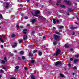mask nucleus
<instances>
[{
  "mask_svg": "<svg viewBox=\"0 0 79 79\" xmlns=\"http://www.w3.org/2000/svg\"><path fill=\"white\" fill-rule=\"evenodd\" d=\"M34 12H33V13H32V15H33V16H37V17H38V14H39L40 13V11L38 10L36 11L35 14H34Z\"/></svg>",
  "mask_w": 79,
  "mask_h": 79,
  "instance_id": "1",
  "label": "nucleus"
},
{
  "mask_svg": "<svg viewBox=\"0 0 79 79\" xmlns=\"http://www.w3.org/2000/svg\"><path fill=\"white\" fill-rule=\"evenodd\" d=\"M64 2L66 3H67V5H71V1L69 0H64Z\"/></svg>",
  "mask_w": 79,
  "mask_h": 79,
  "instance_id": "2",
  "label": "nucleus"
},
{
  "mask_svg": "<svg viewBox=\"0 0 79 79\" xmlns=\"http://www.w3.org/2000/svg\"><path fill=\"white\" fill-rule=\"evenodd\" d=\"M61 52V50H60L58 49L57 50V51L56 52V56H57L58 55L60 54V52Z\"/></svg>",
  "mask_w": 79,
  "mask_h": 79,
  "instance_id": "3",
  "label": "nucleus"
},
{
  "mask_svg": "<svg viewBox=\"0 0 79 79\" xmlns=\"http://www.w3.org/2000/svg\"><path fill=\"white\" fill-rule=\"evenodd\" d=\"M54 39L56 41H58V40H59L60 39V37L58 36L57 35H55L54 36Z\"/></svg>",
  "mask_w": 79,
  "mask_h": 79,
  "instance_id": "4",
  "label": "nucleus"
},
{
  "mask_svg": "<svg viewBox=\"0 0 79 79\" xmlns=\"http://www.w3.org/2000/svg\"><path fill=\"white\" fill-rule=\"evenodd\" d=\"M61 64L60 62L57 61L55 63V66H58V65H60Z\"/></svg>",
  "mask_w": 79,
  "mask_h": 79,
  "instance_id": "5",
  "label": "nucleus"
},
{
  "mask_svg": "<svg viewBox=\"0 0 79 79\" xmlns=\"http://www.w3.org/2000/svg\"><path fill=\"white\" fill-rule=\"evenodd\" d=\"M4 7L6 8H8L9 7V4H8V3H6V4H5Z\"/></svg>",
  "mask_w": 79,
  "mask_h": 79,
  "instance_id": "6",
  "label": "nucleus"
},
{
  "mask_svg": "<svg viewBox=\"0 0 79 79\" xmlns=\"http://www.w3.org/2000/svg\"><path fill=\"white\" fill-rule=\"evenodd\" d=\"M27 35H25L23 36V40H27Z\"/></svg>",
  "mask_w": 79,
  "mask_h": 79,
  "instance_id": "7",
  "label": "nucleus"
},
{
  "mask_svg": "<svg viewBox=\"0 0 79 79\" xmlns=\"http://www.w3.org/2000/svg\"><path fill=\"white\" fill-rule=\"evenodd\" d=\"M61 2V0H58L57 2L56 3V5H57V6H58L59 5V4H60Z\"/></svg>",
  "mask_w": 79,
  "mask_h": 79,
  "instance_id": "8",
  "label": "nucleus"
},
{
  "mask_svg": "<svg viewBox=\"0 0 79 79\" xmlns=\"http://www.w3.org/2000/svg\"><path fill=\"white\" fill-rule=\"evenodd\" d=\"M77 28H78L77 27H74L73 26L71 27H70L71 29H72V30L75 29H77Z\"/></svg>",
  "mask_w": 79,
  "mask_h": 79,
  "instance_id": "9",
  "label": "nucleus"
},
{
  "mask_svg": "<svg viewBox=\"0 0 79 79\" xmlns=\"http://www.w3.org/2000/svg\"><path fill=\"white\" fill-rule=\"evenodd\" d=\"M14 45H12V47H16L17 46V43L15 42L14 43Z\"/></svg>",
  "mask_w": 79,
  "mask_h": 79,
  "instance_id": "10",
  "label": "nucleus"
},
{
  "mask_svg": "<svg viewBox=\"0 0 79 79\" xmlns=\"http://www.w3.org/2000/svg\"><path fill=\"white\" fill-rule=\"evenodd\" d=\"M79 61V59H75L74 60V63H77V61Z\"/></svg>",
  "mask_w": 79,
  "mask_h": 79,
  "instance_id": "11",
  "label": "nucleus"
},
{
  "mask_svg": "<svg viewBox=\"0 0 79 79\" xmlns=\"http://www.w3.org/2000/svg\"><path fill=\"white\" fill-rule=\"evenodd\" d=\"M60 7H61L62 8H65L66 6L64 5H60Z\"/></svg>",
  "mask_w": 79,
  "mask_h": 79,
  "instance_id": "12",
  "label": "nucleus"
},
{
  "mask_svg": "<svg viewBox=\"0 0 79 79\" xmlns=\"http://www.w3.org/2000/svg\"><path fill=\"white\" fill-rule=\"evenodd\" d=\"M23 34H26V32H27V30L25 29L23 30Z\"/></svg>",
  "mask_w": 79,
  "mask_h": 79,
  "instance_id": "13",
  "label": "nucleus"
},
{
  "mask_svg": "<svg viewBox=\"0 0 79 79\" xmlns=\"http://www.w3.org/2000/svg\"><path fill=\"white\" fill-rule=\"evenodd\" d=\"M29 55L30 56H31V57L33 56V54H32L31 53H29Z\"/></svg>",
  "mask_w": 79,
  "mask_h": 79,
  "instance_id": "14",
  "label": "nucleus"
},
{
  "mask_svg": "<svg viewBox=\"0 0 79 79\" xmlns=\"http://www.w3.org/2000/svg\"><path fill=\"white\" fill-rule=\"evenodd\" d=\"M42 52H39V53H38V55H39L40 56H41V55H42Z\"/></svg>",
  "mask_w": 79,
  "mask_h": 79,
  "instance_id": "15",
  "label": "nucleus"
},
{
  "mask_svg": "<svg viewBox=\"0 0 79 79\" xmlns=\"http://www.w3.org/2000/svg\"><path fill=\"white\" fill-rule=\"evenodd\" d=\"M31 79H35V78L34 77V75H32L31 77Z\"/></svg>",
  "mask_w": 79,
  "mask_h": 79,
  "instance_id": "16",
  "label": "nucleus"
},
{
  "mask_svg": "<svg viewBox=\"0 0 79 79\" xmlns=\"http://www.w3.org/2000/svg\"><path fill=\"white\" fill-rule=\"evenodd\" d=\"M53 23L54 24H56V21H55V19H53Z\"/></svg>",
  "mask_w": 79,
  "mask_h": 79,
  "instance_id": "17",
  "label": "nucleus"
},
{
  "mask_svg": "<svg viewBox=\"0 0 79 79\" xmlns=\"http://www.w3.org/2000/svg\"><path fill=\"white\" fill-rule=\"evenodd\" d=\"M11 37H15V34H12L11 36Z\"/></svg>",
  "mask_w": 79,
  "mask_h": 79,
  "instance_id": "18",
  "label": "nucleus"
},
{
  "mask_svg": "<svg viewBox=\"0 0 79 79\" xmlns=\"http://www.w3.org/2000/svg\"><path fill=\"white\" fill-rule=\"evenodd\" d=\"M48 2H49L50 4H52V0H48Z\"/></svg>",
  "mask_w": 79,
  "mask_h": 79,
  "instance_id": "19",
  "label": "nucleus"
},
{
  "mask_svg": "<svg viewBox=\"0 0 79 79\" xmlns=\"http://www.w3.org/2000/svg\"><path fill=\"white\" fill-rule=\"evenodd\" d=\"M35 21V19H34L32 21H31V22L33 24H34V21Z\"/></svg>",
  "mask_w": 79,
  "mask_h": 79,
  "instance_id": "20",
  "label": "nucleus"
},
{
  "mask_svg": "<svg viewBox=\"0 0 79 79\" xmlns=\"http://www.w3.org/2000/svg\"><path fill=\"white\" fill-rule=\"evenodd\" d=\"M33 53H35L37 52V50H35L33 51Z\"/></svg>",
  "mask_w": 79,
  "mask_h": 79,
  "instance_id": "21",
  "label": "nucleus"
},
{
  "mask_svg": "<svg viewBox=\"0 0 79 79\" xmlns=\"http://www.w3.org/2000/svg\"><path fill=\"white\" fill-rule=\"evenodd\" d=\"M23 18L27 19H28V17L27 16H25L23 17Z\"/></svg>",
  "mask_w": 79,
  "mask_h": 79,
  "instance_id": "22",
  "label": "nucleus"
},
{
  "mask_svg": "<svg viewBox=\"0 0 79 79\" xmlns=\"http://www.w3.org/2000/svg\"><path fill=\"white\" fill-rule=\"evenodd\" d=\"M20 53L21 55H23V54H24V51H21L20 52Z\"/></svg>",
  "mask_w": 79,
  "mask_h": 79,
  "instance_id": "23",
  "label": "nucleus"
},
{
  "mask_svg": "<svg viewBox=\"0 0 79 79\" xmlns=\"http://www.w3.org/2000/svg\"><path fill=\"white\" fill-rule=\"evenodd\" d=\"M63 27H63V26H60L59 27V29H62V28H63Z\"/></svg>",
  "mask_w": 79,
  "mask_h": 79,
  "instance_id": "24",
  "label": "nucleus"
},
{
  "mask_svg": "<svg viewBox=\"0 0 79 79\" xmlns=\"http://www.w3.org/2000/svg\"><path fill=\"white\" fill-rule=\"evenodd\" d=\"M65 48H68L69 47V46H68V45L66 44H65Z\"/></svg>",
  "mask_w": 79,
  "mask_h": 79,
  "instance_id": "25",
  "label": "nucleus"
},
{
  "mask_svg": "<svg viewBox=\"0 0 79 79\" xmlns=\"http://www.w3.org/2000/svg\"><path fill=\"white\" fill-rule=\"evenodd\" d=\"M4 72L3 70H0V73H3Z\"/></svg>",
  "mask_w": 79,
  "mask_h": 79,
  "instance_id": "26",
  "label": "nucleus"
},
{
  "mask_svg": "<svg viewBox=\"0 0 79 79\" xmlns=\"http://www.w3.org/2000/svg\"><path fill=\"white\" fill-rule=\"evenodd\" d=\"M53 44H54V45H56L57 44V43L56 42L54 41Z\"/></svg>",
  "mask_w": 79,
  "mask_h": 79,
  "instance_id": "27",
  "label": "nucleus"
},
{
  "mask_svg": "<svg viewBox=\"0 0 79 79\" xmlns=\"http://www.w3.org/2000/svg\"><path fill=\"white\" fill-rule=\"evenodd\" d=\"M5 61L4 60H2V62H1V63H2V64H5Z\"/></svg>",
  "mask_w": 79,
  "mask_h": 79,
  "instance_id": "28",
  "label": "nucleus"
},
{
  "mask_svg": "<svg viewBox=\"0 0 79 79\" xmlns=\"http://www.w3.org/2000/svg\"><path fill=\"white\" fill-rule=\"evenodd\" d=\"M0 41H1L2 42V43H3V40H2V39L1 38H0Z\"/></svg>",
  "mask_w": 79,
  "mask_h": 79,
  "instance_id": "29",
  "label": "nucleus"
},
{
  "mask_svg": "<svg viewBox=\"0 0 79 79\" xmlns=\"http://www.w3.org/2000/svg\"><path fill=\"white\" fill-rule=\"evenodd\" d=\"M18 42H19V43H21L22 42V40H19Z\"/></svg>",
  "mask_w": 79,
  "mask_h": 79,
  "instance_id": "30",
  "label": "nucleus"
},
{
  "mask_svg": "<svg viewBox=\"0 0 79 79\" xmlns=\"http://www.w3.org/2000/svg\"><path fill=\"white\" fill-rule=\"evenodd\" d=\"M60 76H61V77H64V75L63 74L61 73L60 74Z\"/></svg>",
  "mask_w": 79,
  "mask_h": 79,
  "instance_id": "31",
  "label": "nucleus"
},
{
  "mask_svg": "<svg viewBox=\"0 0 79 79\" xmlns=\"http://www.w3.org/2000/svg\"><path fill=\"white\" fill-rule=\"evenodd\" d=\"M68 10L70 11L71 12H73V11L72 10H71V9L69 8H68Z\"/></svg>",
  "mask_w": 79,
  "mask_h": 79,
  "instance_id": "32",
  "label": "nucleus"
},
{
  "mask_svg": "<svg viewBox=\"0 0 79 79\" xmlns=\"http://www.w3.org/2000/svg\"><path fill=\"white\" fill-rule=\"evenodd\" d=\"M0 18L1 19H3V16H2V14L0 15Z\"/></svg>",
  "mask_w": 79,
  "mask_h": 79,
  "instance_id": "33",
  "label": "nucleus"
},
{
  "mask_svg": "<svg viewBox=\"0 0 79 79\" xmlns=\"http://www.w3.org/2000/svg\"><path fill=\"white\" fill-rule=\"evenodd\" d=\"M75 56L77 58H78V57H79V55L78 54V55H75Z\"/></svg>",
  "mask_w": 79,
  "mask_h": 79,
  "instance_id": "34",
  "label": "nucleus"
},
{
  "mask_svg": "<svg viewBox=\"0 0 79 79\" xmlns=\"http://www.w3.org/2000/svg\"><path fill=\"white\" fill-rule=\"evenodd\" d=\"M30 63H34V60H31V61H30Z\"/></svg>",
  "mask_w": 79,
  "mask_h": 79,
  "instance_id": "35",
  "label": "nucleus"
},
{
  "mask_svg": "<svg viewBox=\"0 0 79 79\" xmlns=\"http://www.w3.org/2000/svg\"><path fill=\"white\" fill-rule=\"evenodd\" d=\"M22 58L23 60H24L25 59V57H24V56H22Z\"/></svg>",
  "mask_w": 79,
  "mask_h": 79,
  "instance_id": "36",
  "label": "nucleus"
},
{
  "mask_svg": "<svg viewBox=\"0 0 79 79\" xmlns=\"http://www.w3.org/2000/svg\"><path fill=\"white\" fill-rule=\"evenodd\" d=\"M4 60L6 62H7V60H6V58L5 57L4 58Z\"/></svg>",
  "mask_w": 79,
  "mask_h": 79,
  "instance_id": "37",
  "label": "nucleus"
},
{
  "mask_svg": "<svg viewBox=\"0 0 79 79\" xmlns=\"http://www.w3.org/2000/svg\"><path fill=\"white\" fill-rule=\"evenodd\" d=\"M3 69H5L6 70V68L5 66H3Z\"/></svg>",
  "mask_w": 79,
  "mask_h": 79,
  "instance_id": "38",
  "label": "nucleus"
},
{
  "mask_svg": "<svg viewBox=\"0 0 79 79\" xmlns=\"http://www.w3.org/2000/svg\"><path fill=\"white\" fill-rule=\"evenodd\" d=\"M29 47H33V45H30L29 46Z\"/></svg>",
  "mask_w": 79,
  "mask_h": 79,
  "instance_id": "39",
  "label": "nucleus"
},
{
  "mask_svg": "<svg viewBox=\"0 0 79 79\" xmlns=\"http://www.w3.org/2000/svg\"><path fill=\"white\" fill-rule=\"evenodd\" d=\"M1 48H3V45H1Z\"/></svg>",
  "mask_w": 79,
  "mask_h": 79,
  "instance_id": "40",
  "label": "nucleus"
},
{
  "mask_svg": "<svg viewBox=\"0 0 79 79\" xmlns=\"http://www.w3.org/2000/svg\"><path fill=\"white\" fill-rule=\"evenodd\" d=\"M19 27L20 28H21V29H22L23 28V27L22 26H20Z\"/></svg>",
  "mask_w": 79,
  "mask_h": 79,
  "instance_id": "41",
  "label": "nucleus"
},
{
  "mask_svg": "<svg viewBox=\"0 0 79 79\" xmlns=\"http://www.w3.org/2000/svg\"><path fill=\"white\" fill-rule=\"evenodd\" d=\"M15 68L16 69H19V66H16V67H15Z\"/></svg>",
  "mask_w": 79,
  "mask_h": 79,
  "instance_id": "42",
  "label": "nucleus"
},
{
  "mask_svg": "<svg viewBox=\"0 0 79 79\" xmlns=\"http://www.w3.org/2000/svg\"><path fill=\"white\" fill-rule=\"evenodd\" d=\"M77 69L76 67H73V69Z\"/></svg>",
  "mask_w": 79,
  "mask_h": 79,
  "instance_id": "43",
  "label": "nucleus"
},
{
  "mask_svg": "<svg viewBox=\"0 0 79 79\" xmlns=\"http://www.w3.org/2000/svg\"><path fill=\"white\" fill-rule=\"evenodd\" d=\"M72 60H73V59L71 58H70V60L71 61H72Z\"/></svg>",
  "mask_w": 79,
  "mask_h": 79,
  "instance_id": "44",
  "label": "nucleus"
},
{
  "mask_svg": "<svg viewBox=\"0 0 79 79\" xmlns=\"http://www.w3.org/2000/svg\"><path fill=\"white\" fill-rule=\"evenodd\" d=\"M74 34H75V33L73 31V35H74Z\"/></svg>",
  "mask_w": 79,
  "mask_h": 79,
  "instance_id": "45",
  "label": "nucleus"
},
{
  "mask_svg": "<svg viewBox=\"0 0 79 79\" xmlns=\"http://www.w3.org/2000/svg\"><path fill=\"white\" fill-rule=\"evenodd\" d=\"M25 70H27V67H25L24 68Z\"/></svg>",
  "mask_w": 79,
  "mask_h": 79,
  "instance_id": "46",
  "label": "nucleus"
},
{
  "mask_svg": "<svg viewBox=\"0 0 79 79\" xmlns=\"http://www.w3.org/2000/svg\"><path fill=\"white\" fill-rule=\"evenodd\" d=\"M16 27H18V28H19V25H16Z\"/></svg>",
  "mask_w": 79,
  "mask_h": 79,
  "instance_id": "47",
  "label": "nucleus"
},
{
  "mask_svg": "<svg viewBox=\"0 0 79 79\" xmlns=\"http://www.w3.org/2000/svg\"><path fill=\"white\" fill-rule=\"evenodd\" d=\"M29 1H30V0H27V2L28 3V2H29Z\"/></svg>",
  "mask_w": 79,
  "mask_h": 79,
  "instance_id": "48",
  "label": "nucleus"
},
{
  "mask_svg": "<svg viewBox=\"0 0 79 79\" xmlns=\"http://www.w3.org/2000/svg\"><path fill=\"white\" fill-rule=\"evenodd\" d=\"M68 66H69L70 67V66H71V64H68Z\"/></svg>",
  "mask_w": 79,
  "mask_h": 79,
  "instance_id": "49",
  "label": "nucleus"
},
{
  "mask_svg": "<svg viewBox=\"0 0 79 79\" xmlns=\"http://www.w3.org/2000/svg\"><path fill=\"white\" fill-rule=\"evenodd\" d=\"M18 60H21V57H18Z\"/></svg>",
  "mask_w": 79,
  "mask_h": 79,
  "instance_id": "50",
  "label": "nucleus"
},
{
  "mask_svg": "<svg viewBox=\"0 0 79 79\" xmlns=\"http://www.w3.org/2000/svg\"><path fill=\"white\" fill-rule=\"evenodd\" d=\"M34 31H32V34H34Z\"/></svg>",
  "mask_w": 79,
  "mask_h": 79,
  "instance_id": "51",
  "label": "nucleus"
},
{
  "mask_svg": "<svg viewBox=\"0 0 79 79\" xmlns=\"http://www.w3.org/2000/svg\"><path fill=\"white\" fill-rule=\"evenodd\" d=\"M53 29H56V28H55V27H53Z\"/></svg>",
  "mask_w": 79,
  "mask_h": 79,
  "instance_id": "52",
  "label": "nucleus"
},
{
  "mask_svg": "<svg viewBox=\"0 0 79 79\" xmlns=\"http://www.w3.org/2000/svg\"><path fill=\"white\" fill-rule=\"evenodd\" d=\"M39 36H42V35H41V34H39Z\"/></svg>",
  "mask_w": 79,
  "mask_h": 79,
  "instance_id": "53",
  "label": "nucleus"
},
{
  "mask_svg": "<svg viewBox=\"0 0 79 79\" xmlns=\"http://www.w3.org/2000/svg\"><path fill=\"white\" fill-rule=\"evenodd\" d=\"M21 16H24V14H22L21 15Z\"/></svg>",
  "mask_w": 79,
  "mask_h": 79,
  "instance_id": "54",
  "label": "nucleus"
},
{
  "mask_svg": "<svg viewBox=\"0 0 79 79\" xmlns=\"http://www.w3.org/2000/svg\"><path fill=\"white\" fill-rule=\"evenodd\" d=\"M36 6H38V4L37 3H36Z\"/></svg>",
  "mask_w": 79,
  "mask_h": 79,
  "instance_id": "55",
  "label": "nucleus"
},
{
  "mask_svg": "<svg viewBox=\"0 0 79 79\" xmlns=\"http://www.w3.org/2000/svg\"><path fill=\"white\" fill-rule=\"evenodd\" d=\"M30 26V24H27V26Z\"/></svg>",
  "mask_w": 79,
  "mask_h": 79,
  "instance_id": "56",
  "label": "nucleus"
},
{
  "mask_svg": "<svg viewBox=\"0 0 79 79\" xmlns=\"http://www.w3.org/2000/svg\"><path fill=\"white\" fill-rule=\"evenodd\" d=\"M17 52V51L16 50L14 51V53H16Z\"/></svg>",
  "mask_w": 79,
  "mask_h": 79,
  "instance_id": "57",
  "label": "nucleus"
},
{
  "mask_svg": "<svg viewBox=\"0 0 79 79\" xmlns=\"http://www.w3.org/2000/svg\"><path fill=\"white\" fill-rule=\"evenodd\" d=\"M56 22L57 23H59V21H58V20H56Z\"/></svg>",
  "mask_w": 79,
  "mask_h": 79,
  "instance_id": "58",
  "label": "nucleus"
},
{
  "mask_svg": "<svg viewBox=\"0 0 79 79\" xmlns=\"http://www.w3.org/2000/svg\"><path fill=\"white\" fill-rule=\"evenodd\" d=\"M45 36H43V39H45Z\"/></svg>",
  "mask_w": 79,
  "mask_h": 79,
  "instance_id": "59",
  "label": "nucleus"
},
{
  "mask_svg": "<svg viewBox=\"0 0 79 79\" xmlns=\"http://www.w3.org/2000/svg\"><path fill=\"white\" fill-rule=\"evenodd\" d=\"M70 51H73V48H71L70 49Z\"/></svg>",
  "mask_w": 79,
  "mask_h": 79,
  "instance_id": "60",
  "label": "nucleus"
},
{
  "mask_svg": "<svg viewBox=\"0 0 79 79\" xmlns=\"http://www.w3.org/2000/svg\"><path fill=\"white\" fill-rule=\"evenodd\" d=\"M77 20H79V18L78 17H77Z\"/></svg>",
  "mask_w": 79,
  "mask_h": 79,
  "instance_id": "61",
  "label": "nucleus"
},
{
  "mask_svg": "<svg viewBox=\"0 0 79 79\" xmlns=\"http://www.w3.org/2000/svg\"><path fill=\"white\" fill-rule=\"evenodd\" d=\"M28 65H29V66H31V64L30 63H29L28 64Z\"/></svg>",
  "mask_w": 79,
  "mask_h": 79,
  "instance_id": "62",
  "label": "nucleus"
},
{
  "mask_svg": "<svg viewBox=\"0 0 79 79\" xmlns=\"http://www.w3.org/2000/svg\"><path fill=\"white\" fill-rule=\"evenodd\" d=\"M75 5H77V3H75Z\"/></svg>",
  "mask_w": 79,
  "mask_h": 79,
  "instance_id": "63",
  "label": "nucleus"
},
{
  "mask_svg": "<svg viewBox=\"0 0 79 79\" xmlns=\"http://www.w3.org/2000/svg\"><path fill=\"white\" fill-rule=\"evenodd\" d=\"M73 76H74V73H73Z\"/></svg>",
  "mask_w": 79,
  "mask_h": 79,
  "instance_id": "64",
  "label": "nucleus"
}]
</instances>
